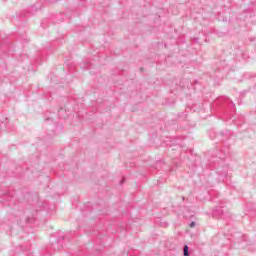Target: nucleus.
Wrapping results in <instances>:
<instances>
[{
	"instance_id": "1",
	"label": "nucleus",
	"mask_w": 256,
	"mask_h": 256,
	"mask_svg": "<svg viewBox=\"0 0 256 256\" xmlns=\"http://www.w3.org/2000/svg\"><path fill=\"white\" fill-rule=\"evenodd\" d=\"M227 155H229V148L220 151L216 150L215 154L210 159V163H213L214 169H216L222 181L227 177V173H229V165L225 163Z\"/></svg>"
},
{
	"instance_id": "2",
	"label": "nucleus",
	"mask_w": 256,
	"mask_h": 256,
	"mask_svg": "<svg viewBox=\"0 0 256 256\" xmlns=\"http://www.w3.org/2000/svg\"><path fill=\"white\" fill-rule=\"evenodd\" d=\"M216 105H219L223 113H229L230 115H232V113H235V103H233V101L228 97H219L217 100L214 101L213 107H215Z\"/></svg>"
},
{
	"instance_id": "3",
	"label": "nucleus",
	"mask_w": 256,
	"mask_h": 256,
	"mask_svg": "<svg viewBox=\"0 0 256 256\" xmlns=\"http://www.w3.org/2000/svg\"><path fill=\"white\" fill-rule=\"evenodd\" d=\"M212 217L214 219H229L231 217V213L225 206H216L212 211Z\"/></svg>"
},
{
	"instance_id": "4",
	"label": "nucleus",
	"mask_w": 256,
	"mask_h": 256,
	"mask_svg": "<svg viewBox=\"0 0 256 256\" xmlns=\"http://www.w3.org/2000/svg\"><path fill=\"white\" fill-rule=\"evenodd\" d=\"M217 137L220 141H227L229 137H231V132L226 131V132H220V133H213V136L210 134L211 139H215Z\"/></svg>"
},
{
	"instance_id": "5",
	"label": "nucleus",
	"mask_w": 256,
	"mask_h": 256,
	"mask_svg": "<svg viewBox=\"0 0 256 256\" xmlns=\"http://www.w3.org/2000/svg\"><path fill=\"white\" fill-rule=\"evenodd\" d=\"M41 7L43 6L39 3L34 4L27 10L28 15H34L35 13H37V11H39V9H41Z\"/></svg>"
},
{
	"instance_id": "6",
	"label": "nucleus",
	"mask_w": 256,
	"mask_h": 256,
	"mask_svg": "<svg viewBox=\"0 0 256 256\" xmlns=\"http://www.w3.org/2000/svg\"><path fill=\"white\" fill-rule=\"evenodd\" d=\"M63 241H65V237H59L57 239L58 249H63Z\"/></svg>"
},
{
	"instance_id": "7",
	"label": "nucleus",
	"mask_w": 256,
	"mask_h": 256,
	"mask_svg": "<svg viewBox=\"0 0 256 256\" xmlns=\"http://www.w3.org/2000/svg\"><path fill=\"white\" fill-rule=\"evenodd\" d=\"M183 255L184 256H191V254L189 253V246L188 245H184V247H183Z\"/></svg>"
},
{
	"instance_id": "8",
	"label": "nucleus",
	"mask_w": 256,
	"mask_h": 256,
	"mask_svg": "<svg viewBox=\"0 0 256 256\" xmlns=\"http://www.w3.org/2000/svg\"><path fill=\"white\" fill-rule=\"evenodd\" d=\"M7 121L8 119L5 118L4 121L0 122V129H7Z\"/></svg>"
},
{
	"instance_id": "9",
	"label": "nucleus",
	"mask_w": 256,
	"mask_h": 256,
	"mask_svg": "<svg viewBox=\"0 0 256 256\" xmlns=\"http://www.w3.org/2000/svg\"><path fill=\"white\" fill-rule=\"evenodd\" d=\"M237 57H243V50L238 49V52L236 53Z\"/></svg>"
},
{
	"instance_id": "10",
	"label": "nucleus",
	"mask_w": 256,
	"mask_h": 256,
	"mask_svg": "<svg viewBox=\"0 0 256 256\" xmlns=\"http://www.w3.org/2000/svg\"><path fill=\"white\" fill-rule=\"evenodd\" d=\"M47 3H57L58 0H45Z\"/></svg>"
},
{
	"instance_id": "11",
	"label": "nucleus",
	"mask_w": 256,
	"mask_h": 256,
	"mask_svg": "<svg viewBox=\"0 0 256 256\" xmlns=\"http://www.w3.org/2000/svg\"><path fill=\"white\" fill-rule=\"evenodd\" d=\"M195 225H197V223H195L194 221H192V222L190 223V227H191V228L195 227Z\"/></svg>"
},
{
	"instance_id": "12",
	"label": "nucleus",
	"mask_w": 256,
	"mask_h": 256,
	"mask_svg": "<svg viewBox=\"0 0 256 256\" xmlns=\"http://www.w3.org/2000/svg\"><path fill=\"white\" fill-rule=\"evenodd\" d=\"M27 223H33V219H31V218H27Z\"/></svg>"
},
{
	"instance_id": "13",
	"label": "nucleus",
	"mask_w": 256,
	"mask_h": 256,
	"mask_svg": "<svg viewBox=\"0 0 256 256\" xmlns=\"http://www.w3.org/2000/svg\"><path fill=\"white\" fill-rule=\"evenodd\" d=\"M194 43H199V38H193Z\"/></svg>"
},
{
	"instance_id": "14",
	"label": "nucleus",
	"mask_w": 256,
	"mask_h": 256,
	"mask_svg": "<svg viewBox=\"0 0 256 256\" xmlns=\"http://www.w3.org/2000/svg\"><path fill=\"white\" fill-rule=\"evenodd\" d=\"M20 15L21 17H25V12H22Z\"/></svg>"
},
{
	"instance_id": "15",
	"label": "nucleus",
	"mask_w": 256,
	"mask_h": 256,
	"mask_svg": "<svg viewBox=\"0 0 256 256\" xmlns=\"http://www.w3.org/2000/svg\"><path fill=\"white\" fill-rule=\"evenodd\" d=\"M194 83H195V85H197V83H199V81H198V80H195Z\"/></svg>"
},
{
	"instance_id": "16",
	"label": "nucleus",
	"mask_w": 256,
	"mask_h": 256,
	"mask_svg": "<svg viewBox=\"0 0 256 256\" xmlns=\"http://www.w3.org/2000/svg\"><path fill=\"white\" fill-rule=\"evenodd\" d=\"M73 233H75V231H70V234L73 235Z\"/></svg>"
},
{
	"instance_id": "17",
	"label": "nucleus",
	"mask_w": 256,
	"mask_h": 256,
	"mask_svg": "<svg viewBox=\"0 0 256 256\" xmlns=\"http://www.w3.org/2000/svg\"><path fill=\"white\" fill-rule=\"evenodd\" d=\"M46 121H51V118H47Z\"/></svg>"
},
{
	"instance_id": "18",
	"label": "nucleus",
	"mask_w": 256,
	"mask_h": 256,
	"mask_svg": "<svg viewBox=\"0 0 256 256\" xmlns=\"http://www.w3.org/2000/svg\"><path fill=\"white\" fill-rule=\"evenodd\" d=\"M120 185H123V180H121Z\"/></svg>"
},
{
	"instance_id": "19",
	"label": "nucleus",
	"mask_w": 256,
	"mask_h": 256,
	"mask_svg": "<svg viewBox=\"0 0 256 256\" xmlns=\"http://www.w3.org/2000/svg\"><path fill=\"white\" fill-rule=\"evenodd\" d=\"M184 217H187V214H184Z\"/></svg>"
}]
</instances>
